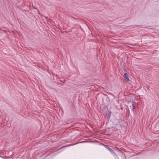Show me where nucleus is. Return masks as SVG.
I'll return each mask as SVG.
<instances>
[{
  "instance_id": "f257e3e1",
  "label": "nucleus",
  "mask_w": 159,
  "mask_h": 159,
  "mask_svg": "<svg viewBox=\"0 0 159 159\" xmlns=\"http://www.w3.org/2000/svg\"><path fill=\"white\" fill-rule=\"evenodd\" d=\"M124 77L125 79V80L126 81H128L129 80V78L128 77V75L127 73H125L124 75Z\"/></svg>"
},
{
  "instance_id": "f03ea898",
  "label": "nucleus",
  "mask_w": 159,
  "mask_h": 159,
  "mask_svg": "<svg viewBox=\"0 0 159 159\" xmlns=\"http://www.w3.org/2000/svg\"><path fill=\"white\" fill-rule=\"evenodd\" d=\"M111 112L110 111H108L106 113V115L107 116V118L109 119L111 117Z\"/></svg>"
},
{
  "instance_id": "7ed1b4c3",
  "label": "nucleus",
  "mask_w": 159,
  "mask_h": 159,
  "mask_svg": "<svg viewBox=\"0 0 159 159\" xmlns=\"http://www.w3.org/2000/svg\"><path fill=\"white\" fill-rule=\"evenodd\" d=\"M108 149L114 155H116V153L113 151L111 148H108Z\"/></svg>"
}]
</instances>
